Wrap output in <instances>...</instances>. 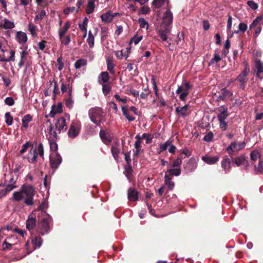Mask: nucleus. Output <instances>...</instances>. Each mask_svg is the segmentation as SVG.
Wrapping results in <instances>:
<instances>
[{"label":"nucleus","mask_w":263,"mask_h":263,"mask_svg":"<svg viewBox=\"0 0 263 263\" xmlns=\"http://www.w3.org/2000/svg\"><path fill=\"white\" fill-rule=\"evenodd\" d=\"M35 195L34 188L31 185H23L19 191L14 192L12 198L14 200L19 201L25 197L24 203L27 205L33 204V199Z\"/></svg>","instance_id":"f257e3e1"},{"label":"nucleus","mask_w":263,"mask_h":263,"mask_svg":"<svg viewBox=\"0 0 263 263\" xmlns=\"http://www.w3.org/2000/svg\"><path fill=\"white\" fill-rule=\"evenodd\" d=\"M45 125L46 127L45 129L46 137L49 141L50 150L54 152L53 153H55V152L58 149V144L55 142L57 138V133L53 130L51 122H47Z\"/></svg>","instance_id":"f03ea898"},{"label":"nucleus","mask_w":263,"mask_h":263,"mask_svg":"<svg viewBox=\"0 0 263 263\" xmlns=\"http://www.w3.org/2000/svg\"><path fill=\"white\" fill-rule=\"evenodd\" d=\"M88 115L92 123L97 125H100L104 118V114L101 108L95 107L89 110Z\"/></svg>","instance_id":"7ed1b4c3"},{"label":"nucleus","mask_w":263,"mask_h":263,"mask_svg":"<svg viewBox=\"0 0 263 263\" xmlns=\"http://www.w3.org/2000/svg\"><path fill=\"white\" fill-rule=\"evenodd\" d=\"M44 218L41 220L37 227V231L42 235L48 233L50 230L49 223L51 220V217L45 212H43Z\"/></svg>","instance_id":"20e7f679"},{"label":"nucleus","mask_w":263,"mask_h":263,"mask_svg":"<svg viewBox=\"0 0 263 263\" xmlns=\"http://www.w3.org/2000/svg\"><path fill=\"white\" fill-rule=\"evenodd\" d=\"M81 123L79 121H73L70 125L68 132V136L71 138L76 137L79 134L81 129Z\"/></svg>","instance_id":"39448f33"},{"label":"nucleus","mask_w":263,"mask_h":263,"mask_svg":"<svg viewBox=\"0 0 263 263\" xmlns=\"http://www.w3.org/2000/svg\"><path fill=\"white\" fill-rule=\"evenodd\" d=\"M229 113L228 111L227 108H223V109H219V113L217 115V118L219 122L220 127L222 130H226L227 126V123L226 122V119L229 116Z\"/></svg>","instance_id":"423d86ee"},{"label":"nucleus","mask_w":263,"mask_h":263,"mask_svg":"<svg viewBox=\"0 0 263 263\" xmlns=\"http://www.w3.org/2000/svg\"><path fill=\"white\" fill-rule=\"evenodd\" d=\"M246 143L244 142L234 141L232 142L227 148V151L230 155L237 152L245 148Z\"/></svg>","instance_id":"0eeeda50"},{"label":"nucleus","mask_w":263,"mask_h":263,"mask_svg":"<svg viewBox=\"0 0 263 263\" xmlns=\"http://www.w3.org/2000/svg\"><path fill=\"white\" fill-rule=\"evenodd\" d=\"M250 72V68L248 65L246 64V67L243 71L237 77L236 80L240 83V87L243 89L246 83L248 81L247 76Z\"/></svg>","instance_id":"6e6552de"},{"label":"nucleus","mask_w":263,"mask_h":263,"mask_svg":"<svg viewBox=\"0 0 263 263\" xmlns=\"http://www.w3.org/2000/svg\"><path fill=\"white\" fill-rule=\"evenodd\" d=\"M62 157L57 153H52L50 156V162L52 168L57 169L62 162Z\"/></svg>","instance_id":"1a4fd4ad"},{"label":"nucleus","mask_w":263,"mask_h":263,"mask_svg":"<svg viewBox=\"0 0 263 263\" xmlns=\"http://www.w3.org/2000/svg\"><path fill=\"white\" fill-rule=\"evenodd\" d=\"M69 122V117H67L66 120L63 118L61 117L57 120L55 123V128L60 132L61 131L64 132L67 129V124Z\"/></svg>","instance_id":"9d476101"},{"label":"nucleus","mask_w":263,"mask_h":263,"mask_svg":"<svg viewBox=\"0 0 263 263\" xmlns=\"http://www.w3.org/2000/svg\"><path fill=\"white\" fill-rule=\"evenodd\" d=\"M170 31V26L162 25L157 32L163 41H167Z\"/></svg>","instance_id":"9b49d317"},{"label":"nucleus","mask_w":263,"mask_h":263,"mask_svg":"<svg viewBox=\"0 0 263 263\" xmlns=\"http://www.w3.org/2000/svg\"><path fill=\"white\" fill-rule=\"evenodd\" d=\"M173 18L172 12L169 9H166L163 15L162 25L170 26L172 23Z\"/></svg>","instance_id":"f8f14e48"},{"label":"nucleus","mask_w":263,"mask_h":263,"mask_svg":"<svg viewBox=\"0 0 263 263\" xmlns=\"http://www.w3.org/2000/svg\"><path fill=\"white\" fill-rule=\"evenodd\" d=\"M197 166V161L195 158H190L184 166L186 172H191L194 171Z\"/></svg>","instance_id":"ddd939ff"},{"label":"nucleus","mask_w":263,"mask_h":263,"mask_svg":"<svg viewBox=\"0 0 263 263\" xmlns=\"http://www.w3.org/2000/svg\"><path fill=\"white\" fill-rule=\"evenodd\" d=\"M15 39L20 45H24L27 42L28 37L25 32L20 31L16 32Z\"/></svg>","instance_id":"4468645a"},{"label":"nucleus","mask_w":263,"mask_h":263,"mask_svg":"<svg viewBox=\"0 0 263 263\" xmlns=\"http://www.w3.org/2000/svg\"><path fill=\"white\" fill-rule=\"evenodd\" d=\"M99 135L103 143L106 145L110 144L112 140V137L109 133L104 130H101L100 132Z\"/></svg>","instance_id":"2eb2a0df"},{"label":"nucleus","mask_w":263,"mask_h":263,"mask_svg":"<svg viewBox=\"0 0 263 263\" xmlns=\"http://www.w3.org/2000/svg\"><path fill=\"white\" fill-rule=\"evenodd\" d=\"M36 218L32 215H29L26 220V228L29 230L31 231L33 230L36 226Z\"/></svg>","instance_id":"dca6fc26"},{"label":"nucleus","mask_w":263,"mask_h":263,"mask_svg":"<svg viewBox=\"0 0 263 263\" xmlns=\"http://www.w3.org/2000/svg\"><path fill=\"white\" fill-rule=\"evenodd\" d=\"M219 157L217 156H211L205 155L202 157L201 159L208 164H214L216 163L219 160Z\"/></svg>","instance_id":"f3484780"},{"label":"nucleus","mask_w":263,"mask_h":263,"mask_svg":"<svg viewBox=\"0 0 263 263\" xmlns=\"http://www.w3.org/2000/svg\"><path fill=\"white\" fill-rule=\"evenodd\" d=\"M27 159L28 161L31 163H34L36 161L37 153L35 148L32 147L28 154Z\"/></svg>","instance_id":"a211bd4d"},{"label":"nucleus","mask_w":263,"mask_h":263,"mask_svg":"<svg viewBox=\"0 0 263 263\" xmlns=\"http://www.w3.org/2000/svg\"><path fill=\"white\" fill-rule=\"evenodd\" d=\"M127 196L129 200L136 201L138 199V193L136 190L130 188L128 190Z\"/></svg>","instance_id":"6ab92c4d"},{"label":"nucleus","mask_w":263,"mask_h":263,"mask_svg":"<svg viewBox=\"0 0 263 263\" xmlns=\"http://www.w3.org/2000/svg\"><path fill=\"white\" fill-rule=\"evenodd\" d=\"M176 93L177 94H179V99L183 101H185L186 100V97L189 94V91L187 90H185L183 89L182 86H178V89H177Z\"/></svg>","instance_id":"aec40b11"},{"label":"nucleus","mask_w":263,"mask_h":263,"mask_svg":"<svg viewBox=\"0 0 263 263\" xmlns=\"http://www.w3.org/2000/svg\"><path fill=\"white\" fill-rule=\"evenodd\" d=\"M189 107V105H185L183 107H177L176 108V112L178 115L185 117L188 115L187 109Z\"/></svg>","instance_id":"412c9836"},{"label":"nucleus","mask_w":263,"mask_h":263,"mask_svg":"<svg viewBox=\"0 0 263 263\" xmlns=\"http://www.w3.org/2000/svg\"><path fill=\"white\" fill-rule=\"evenodd\" d=\"M62 111V106L61 104L54 105L52 106L51 110L49 113L50 117H53L55 114L60 113Z\"/></svg>","instance_id":"4be33fe9"},{"label":"nucleus","mask_w":263,"mask_h":263,"mask_svg":"<svg viewBox=\"0 0 263 263\" xmlns=\"http://www.w3.org/2000/svg\"><path fill=\"white\" fill-rule=\"evenodd\" d=\"M3 23L1 24V27L5 29H11L14 28L15 24L13 22H12L8 19L5 18L3 21Z\"/></svg>","instance_id":"5701e85b"},{"label":"nucleus","mask_w":263,"mask_h":263,"mask_svg":"<svg viewBox=\"0 0 263 263\" xmlns=\"http://www.w3.org/2000/svg\"><path fill=\"white\" fill-rule=\"evenodd\" d=\"M122 111L124 116L129 121L135 120V118L130 114V110L128 109L127 106H122Z\"/></svg>","instance_id":"b1692460"},{"label":"nucleus","mask_w":263,"mask_h":263,"mask_svg":"<svg viewBox=\"0 0 263 263\" xmlns=\"http://www.w3.org/2000/svg\"><path fill=\"white\" fill-rule=\"evenodd\" d=\"M181 174V170L180 168H170L167 169L165 173V175H168L169 176H178Z\"/></svg>","instance_id":"393cba45"},{"label":"nucleus","mask_w":263,"mask_h":263,"mask_svg":"<svg viewBox=\"0 0 263 263\" xmlns=\"http://www.w3.org/2000/svg\"><path fill=\"white\" fill-rule=\"evenodd\" d=\"M16 187V185H13L12 184H8L7 185L5 189L0 191V198L6 195L9 192L13 190Z\"/></svg>","instance_id":"a878e982"},{"label":"nucleus","mask_w":263,"mask_h":263,"mask_svg":"<svg viewBox=\"0 0 263 263\" xmlns=\"http://www.w3.org/2000/svg\"><path fill=\"white\" fill-rule=\"evenodd\" d=\"M233 164L236 166L246 165L247 164V161L244 157H238L234 159Z\"/></svg>","instance_id":"bb28decb"},{"label":"nucleus","mask_w":263,"mask_h":263,"mask_svg":"<svg viewBox=\"0 0 263 263\" xmlns=\"http://www.w3.org/2000/svg\"><path fill=\"white\" fill-rule=\"evenodd\" d=\"M101 18L102 21L106 23L110 22L114 18L112 12L108 11L101 15Z\"/></svg>","instance_id":"cd10ccee"},{"label":"nucleus","mask_w":263,"mask_h":263,"mask_svg":"<svg viewBox=\"0 0 263 263\" xmlns=\"http://www.w3.org/2000/svg\"><path fill=\"white\" fill-rule=\"evenodd\" d=\"M255 68L257 71L256 76L262 79V77H260V74L263 73V63L259 60H256L255 61Z\"/></svg>","instance_id":"c85d7f7f"},{"label":"nucleus","mask_w":263,"mask_h":263,"mask_svg":"<svg viewBox=\"0 0 263 263\" xmlns=\"http://www.w3.org/2000/svg\"><path fill=\"white\" fill-rule=\"evenodd\" d=\"M164 181L165 185L167 186L170 190H172L174 188L175 183L172 181L171 177L169 176L168 175H165Z\"/></svg>","instance_id":"c756f323"},{"label":"nucleus","mask_w":263,"mask_h":263,"mask_svg":"<svg viewBox=\"0 0 263 263\" xmlns=\"http://www.w3.org/2000/svg\"><path fill=\"white\" fill-rule=\"evenodd\" d=\"M230 159L228 158H225L221 162V166L225 171L226 173H227L230 171Z\"/></svg>","instance_id":"7c9ffc66"},{"label":"nucleus","mask_w":263,"mask_h":263,"mask_svg":"<svg viewBox=\"0 0 263 263\" xmlns=\"http://www.w3.org/2000/svg\"><path fill=\"white\" fill-rule=\"evenodd\" d=\"M14 236H11L10 237L7 238L5 241H4L3 244V250H10L12 247V244L10 243V240H12L13 238H15Z\"/></svg>","instance_id":"2f4dec72"},{"label":"nucleus","mask_w":263,"mask_h":263,"mask_svg":"<svg viewBox=\"0 0 263 263\" xmlns=\"http://www.w3.org/2000/svg\"><path fill=\"white\" fill-rule=\"evenodd\" d=\"M99 83L102 86V91L105 96L108 95L111 90V86L109 83L102 84L101 81H99Z\"/></svg>","instance_id":"473e14b6"},{"label":"nucleus","mask_w":263,"mask_h":263,"mask_svg":"<svg viewBox=\"0 0 263 263\" xmlns=\"http://www.w3.org/2000/svg\"><path fill=\"white\" fill-rule=\"evenodd\" d=\"M250 158L253 162H256L258 160L260 161V154L257 150L253 151L250 154Z\"/></svg>","instance_id":"72a5a7b5"},{"label":"nucleus","mask_w":263,"mask_h":263,"mask_svg":"<svg viewBox=\"0 0 263 263\" xmlns=\"http://www.w3.org/2000/svg\"><path fill=\"white\" fill-rule=\"evenodd\" d=\"M43 242V240L41 237H35L34 238L32 239V243L33 245L34 249H35L37 248H40Z\"/></svg>","instance_id":"f704fd0d"},{"label":"nucleus","mask_w":263,"mask_h":263,"mask_svg":"<svg viewBox=\"0 0 263 263\" xmlns=\"http://www.w3.org/2000/svg\"><path fill=\"white\" fill-rule=\"evenodd\" d=\"M32 120V117L30 115H25L22 119V127L27 128L28 123Z\"/></svg>","instance_id":"c9c22d12"},{"label":"nucleus","mask_w":263,"mask_h":263,"mask_svg":"<svg viewBox=\"0 0 263 263\" xmlns=\"http://www.w3.org/2000/svg\"><path fill=\"white\" fill-rule=\"evenodd\" d=\"M139 138L141 140L143 139H145L146 143H149L152 141L153 136L148 134H143L140 136V135H137L136 137V138Z\"/></svg>","instance_id":"e433bc0d"},{"label":"nucleus","mask_w":263,"mask_h":263,"mask_svg":"<svg viewBox=\"0 0 263 263\" xmlns=\"http://www.w3.org/2000/svg\"><path fill=\"white\" fill-rule=\"evenodd\" d=\"M221 96L220 97L222 100L229 99L232 96V93L226 88H223L221 90Z\"/></svg>","instance_id":"4c0bfd02"},{"label":"nucleus","mask_w":263,"mask_h":263,"mask_svg":"<svg viewBox=\"0 0 263 263\" xmlns=\"http://www.w3.org/2000/svg\"><path fill=\"white\" fill-rule=\"evenodd\" d=\"M99 79H101V81L104 83H107L109 80V74L107 72H102L99 76Z\"/></svg>","instance_id":"58836bf2"},{"label":"nucleus","mask_w":263,"mask_h":263,"mask_svg":"<svg viewBox=\"0 0 263 263\" xmlns=\"http://www.w3.org/2000/svg\"><path fill=\"white\" fill-rule=\"evenodd\" d=\"M28 30L33 36H36L37 35L36 27L32 23H30L28 24Z\"/></svg>","instance_id":"ea45409f"},{"label":"nucleus","mask_w":263,"mask_h":263,"mask_svg":"<svg viewBox=\"0 0 263 263\" xmlns=\"http://www.w3.org/2000/svg\"><path fill=\"white\" fill-rule=\"evenodd\" d=\"M5 122L8 126H10L13 123V117L9 112H7L5 115Z\"/></svg>","instance_id":"a19ab883"},{"label":"nucleus","mask_w":263,"mask_h":263,"mask_svg":"<svg viewBox=\"0 0 263 263\" xmlns=\"http://www.w3.org/2000/svg\"><path fill=\"white\" fill-rule=\"evenodd\" d=\"M111 151L114 158L117 161L119 158L120 149L115 146L111 147Z\"/></svg>","instance_id":"79ce46f5"},{"label":"nucleus","mask_w":263,"mask_h":263,"mask_svg":"<svg viewBox=\"0 0 263 263\" xmlns=\"http://www.w3.org/2000/svg\"><path fill=\"white\" fill-rule=\"evenodd\" d=\"M262 18L261 16L257 17L252 23V24L250 26V29L253 28L254 27H256L258 25L263 24L262 22Z\"/></svg>","instance_id":"37998d69"},{"label":"nucleus","mask_w":263,"mask_h":263,"mask_svg":"<svg viewBox=\"0 0 263 263\" xmlns=\"http://www.w3.org/2000/svg\"><path fill=\"white\" fill-rule=\"evenodd\" d=\"M88 22V18L87 17H85L83 21V22L79 24V28L82 31L86 32L87 31Z\"/></svg>","instance_id":"c03bdc74"},{"label":"nucleus","mask_w":263,"mask_h":263,"mask_svg":"<svg viewBox=\"0 0 263 263\" xmlns=\"http://www.w3.org/2000/svg\"><path fill=\"white\" fill-rule=\"evenodd\" d=\"M138 22L141 28H146V29L148 28L149 25L148 22L143 18H139L138 20Z\"/></svg>","instance_id":"a18cd8bd"},{"label":"nucleus","mask_w":263,"mask_h":263,"mask_svg":"<svg viewBox=\"0 0 263 263\" xmlns=\"http://www.w3.org/2000/svg\"><path fill=\"white\" fill-rule=\"evenodd\" d=\"M87 64V61L84 59H80L78 60L74 64V67L77 69H79L82 67L86 65Z\"/></svg>","instance_id":"49530a36"},{"label":"nucleus","mask_w":263,"mask_h":263,"mask_svg":"<svg viewBox=\"0 0 263 263\" xmlns=\"http://www.w3.org/2000/svg\"><path fill=\"white\" fill-rule=\"evenodd\" d=\"M95 6V3L93 1H89L86 9L87 13H91L94 10Z\"/></svg>","instance_id":"de8ad7c7"},{"label":"nucleus","mask_w":263,"mask_h":263,"mask_svg":"<svg viewBox=\"0 0 263 263\" xmlns=\"http://www.w3.org/2000/svg\"><path fill=\"white\" fill-rule=\"evenodd\" d=\"M107 70H109L111 73H114L115 72L114 67L115 65L111 60L107 59L106 60Z\"/></svg>","instance_id":"09e8293b"},{"label":"nucleus","mask_w":263,"mask_h":263,"mask_svg":"<svg viewBox=\"0 0 263 263\" xmlns=\"http://www.w3.org/2000/svg\"><path fill=\"white\" fill-rule=\"evenodd\" d=\"M143 36L135 35L133 37L130 39L129 44L134 43L135 45H137L142 39Z\"/></svg>","instance_id":"8fccbe9b"},{"label":"nucleus","mask_w":263,"mask_h":263,"mask_svg":"<svg viewBox=\"0 0 263 263\" xmlns=\"http://www.w3.org/2000/svg\"><path fill=\"white\" fill-rule=\"evenodd\" d=\"M172 143V141L170 140H167L166 142H165L164 143L160 144L159 148L160 151L159 153L161 152L165 151L169 145H171V143Z\"/></svg>","instance_id":"3c124183"},{"label":"nucleus","mask_w":263,"mask_h":263,"mask_svg":"<svg viewBox=\"0 0 263 263\" xmlns=\"http://www.w3.org/2000/svg\"><path fill=\"white\" fill-rule=\"evenodd\" d=\"M71 26V22L70 21H67L63 25V26L59 29V30L66 33L67 30L70 28Z\"/></svg>","instance_id":"603ef678"},{"label":"nucleus","mask_w":263,"mask_h":263,"mask_svg":"<svg viewBox=\"0 0 263 263\" xmlns=\"http://www.w3.org/2000/svg\"><path fill=\"white\" fill-rule=\"evenodd\" d=\"M182 163V160L180 158H177L176 159L174 160L171 165L172 167L173 168H180V166Z\"/></svg>","instance_id":"864d4df0"},{"label":"nucleus","mask_w":263,"mask_h":263,"mask_svg":"<svg viewBox=\"0 0 263 263\" xmlns=\"http://www.w3.org/2000/svg\"><path fill=\"white\" fill-rule=\"evenodd\" d=\"M247 27L248 26L245 23H240L238 26V30L235 31V33H237L239 32H244L246 31Z\"/></svg>","instance_id":"5fc2aeb1"},{"label":"nucleus","mask_w":263,"mask_h":263,"mask_svg":"<svg viewBox=\"0 0 263 263\" xmlns=\"http://www.w3.org/2000/svg\"><path fill=\"white\" fill-rule=\"evenodd\" d=\"M132 172L133 170L131 166V164H127V165L125 167V174L128 179H129L128 176L132 174Z\"/></svg>","instance_id":"6e6d98bb"},{"label":"nucleus","mask_w":263,"mask_h":263,"mask_svg":"<svg viewBox=\"0 0 263 263\" xmlns=\"http://www.w3.org/2000/svg\"><path fill=\"white\" fill-rule=\"evenodd\" d=\"M37 152L39 153V155L42 158H43L44 157V147L42 143H40L37 146Z\"/></svg>","instance_id":"4d7b16f0"},{"label":"nucleus","mask_w":263,"mask_h":263,"mask_svg":"<svg viewBox=\"0 0 263 263\" xmlns=\"http://www.w3.org/2000/svg\"><path fill=\"white\" fill-rule=\"evenodd\" d=\"M221 60V57L219 54H215L214 57L211 60L210 64H214L217 63Z\"/></svg>","instance_id":"13d9d810"},{"label":"nucleus","mask_w":263,"mask_h":263,"mask_svg":"<svg viewBox=\"0 0 263 263\" xmlns=\"http://www.w3.org/2000/svg\"><path fill=\"white\" fill-rule=\"evenodd\" d=\"M65 102L67 107H69V108H72L73 103L72 97H68V98L65 100Z\"/></svg>","instance_id":"bf43d9fd"},{"label":"nucleus","mask_w":263,"mask_h":263,"mask_svg":"<svg viewBox=\"0 0 263 263\" xmlns=\"http://www.w3.org/2000/svg\"><path fill=\"white\" fill-rule=\"evenodd\" d=\"M150 11V9L149 7L144 6L141 7L140 9L139 12L142 14H146L148 13Z\"/></svg>","instance_id":"052dcab7"},{"label":"nucleus","mask_w":263,"mask_h":263,"mask_svg":"<svg viewBox=\"0 0 263 263\" xmlns=\"http://www.w3.org/2000/svg\"><path fill=\"white\" fill-rule=\"evenodd\" d=\"M213 138V134L212 133H209L204 136L203 140L206 142L211 141Z\"/></svg>","instance_id":"680f3d73"},{"label":"nucleus","mask_w":263,"mask_h":263,"mask_svg":"<svg viewBox=\"0 0 263 263\" xmlns=\"http://www.w3.org/2000/svg\"><path fill=\"white\" fill-rule=\"evenodd\" d=\"M248 6L253 10H256L258 8V5L257 3L252 1H249L247 2Z\"/></svg>","instance_id":"e2e57ef3"},{"label":"nucleus","mask_w":263,"mask_h":263,"mask_svg":"<svg viewBox=\"0 0 263 263\" xmlns=\"http://www.w3.org/2000/svg\"><path fill=\"white\" fill-rule=\"evenodd\" d=\"M5 103L9 106H12L14 104V101L12 97H7L5 100Z\"/></svg>","instance_id":"0e129e2a"},{"label":"nucleus","mask_w":263,"mask_h":263,"mask_svg":"<svg viewBox=\"0 0 263 263\" xmlns=\"http://www.w3.org/2000/svg\"><path fill=\"white\" fill-rule=\"evenodd\" d=\"M48 206V203L46 200L43 201L42 203L40 205L39 207V209L40 210H44V209H46Z\"/></svg>","instance_id":"69168bd1"},{"label":"nucleus","mask_w":263,"mask_h":263,"mask_svg":"<svg viewBox=\"0 0 263 263\" xmlns=\"http://www.w3.org/2000/svg\"><path fill=\"white\" fill-rule=\"evenodd\" d=\"M87 43L90 48H92L94 46L95 37H88L87 39Z\"/></svg>","instance_id":"338daca9"},{"label":"nucleus","mask_w":263,"mask_h":263,"mask_svg":"<svg viewBox=\"0 0 263 263\" xmlns=\"http://www.w3.org/2000/svg\"><path fill=\"white\" fill-rule=\"evenodd\" d=\"M57 62L58 63V68L59 70H61L64 67V63L62 62V58L61 57L58 58Z\"/></svg>","instance_id":"774afa93"}]
</instances>
